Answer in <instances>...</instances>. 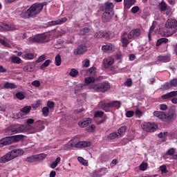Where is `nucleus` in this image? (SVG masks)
Listing matches in <instances>:
<instances>
[{
	"label": "nucleus",
	"mask_w": 177,
	"mask_h": 177,
	"mask_svg": "<svg viewBox=\"0 0 177 177\" xmlns=\"http://www.w3.org/2000/svg\"><path fill=\"white\" fill-rule=\"evenodd\" d=\"M165 27L171 32V35H174L177 32V21L175 19H169L166 24Z\"/></svg>",
	"instance_id": "39448f33"
},
{
	"label": "nucleus",
	"mask_w": 177,
	"mask_h": 177,
	"mask_svg": "<svg viewBox=\"0 0 177 177\" xmlns=\"http://www.w3.org/2000/svg\"><path fill=\"white\" fill-rule=\"evenodd\" d=\"M120 41L122 42V45L123 48H127L130 43V41L127 39V37H124V36H121Z\"/></svg>",
	"instance_id": "c85d7f7f"
},
{
	"label": "nucleus",
	"mask_w": 177,
	"mask_h": 177,
	"mask_svg": "<svg viewBox=\"0 0 177 177\" xmlns=\"http://www.w3.org/2000/svg\"><path fill=\"white\" fill-rule=\"evenodd\" d=\"M96 71L97 68L95 67H91L87 71L86 73L88 75H95Z\"/></svg>",
	"instance_id": "79ce46f5"
},
{
	"label": "nucleus",
	"mask_w": 177,
	"mask_h": 177,
	"mask_svg": "<svg viewBox=\"0 0 177 177\" xmlns=\"http://www.w3.org/2000/svg\"><path fill=\"white\" fill-rule=\"evenodd\" d=\"M108 173L107 167H101L97 171L93 173V177H102Z\"/></svg>",
	"instance_id": "f8f14e48"
},
{
	"label": "nucleus",
	"mask_w": 177,
	"mask_h": 177,
	"mask_svg": "<svg viewBox=\"0 0 177 177\" xmlns=\"http://www.w3.org/2000/svg\"><path fill=\"white\" fill-rule=\"evenodd\" d=\"M113 46L111 44H108L106 45H103L102 46V50L104 53H111L113 51Z\"/></svg>",
	"instance_id": "a878e982"
},
{
	"label": "nucleus",
	"mask_w": 177,
	"mask_h": 177,
	"mask_svg": "<svg viewBox=\"0 0 177 177\" xmlns=\"http://www.w3.org/2000/svg\"><path fill=\"white\" fill-rule=\"evenodd\" d=\"M30 41L32 43H41L44 41V36L42 35H35L34 37H30Z\"/></svg>",
	"instance_id": "b1692460"
},
{
	"label": "nucleus",
	"mask_w": 177,
	"mask_h": 177,
	"mask_svg": "<svg viewBox=\"0 0 177 177\" xmlns=\"http://www.w3.org/2000/svg\"><path fill=\"white\" fill-rule=\"evenodd\" d=\"M153 116L162 121H166V113L165 112L156 111L153 112Z\"/></svg>",
	"instance_id": "aec40b11"
},
{
	"label": "nucleus",
	"mask_w": 177,
	"mask_h": 177,
	"mask_svg": "<svg viewBox=\"0 0 177 177\" xmlns=\"http://www.w3.org/2000/svg\"><path fill=\"white\" fill-rule=\"evenodd\" d=\"M111 84L107 81L96 84H93V89H94V91H95L101 93H104L109 91L111 89Z\"/></svg>",
	"instance_id": "20e7f679"
},
{
	"label": "nucleus",
	"mask_w": 177,
	"mask_h": 177,
	"mask_svg": "<svg viewBox=\"0 0 177 177\" xmlns=\"http://www.w3.org/2000/svg\"><path fill=\"white\" fill-rule=\"evenodd\" d=\"M140 10L139 6H134L131 8V12L133 14H137Z\"/></svg>",
	"instance_id": "4d7b16f0"
},
{
	"label": "nucleus",
	"mask_w": 177,
	"mask_h": 177,
	"mask_svg": "<svg viewBox=\"0 0 177 177\" xmlns=\"http://www.w3.org/2000/svg\"><path fill=\"white\" fill-rule=\"evenodd\" d=\"M134 114H135V112L133 111H127L126 112L125 115H126V118H131L133 117Z\"/></svg>",
	"instance_id": "864d4df0"
},
{
	"label": "nucleus",
	"mask_w": 177,
	"mask_h": 177,
	"mask_svg": "<svg viewBox=\"0 0 177 177\" xmlns=\"http://www.w3.org/2000/svg\"><path fill=\"white\" fill-rule=\"evenodd\" d=\"M176 118V111L171 109L168 113H166L165 121L171 122Z\"/></svg>",
	"instance_id": "4468645a"
},
{
	"label": "nucleus",
	"mask_w": 177,
	"mask_h": 177,
	"mask_svg": "<svg viewBox=\"0 0 177 177\" xmlns=\"http://www.w3.org/2000/svg\"><path fill=\"white\" fill-rule=\"evenodd\" d=\"M102 11L104 12H109L114 14V4L111 2H105L102 6Z\"/></svg>",
	"instance_id": "6e6552de"
},
{
	"label": "nucleus",
	"mask_w": 177,
	"mask_h": 177,
	"mask_svg": "<svg viewBox=\"0 0 177 177\" xmlns=\"http://www.w3.org/2000/svg\"><path fill=\"white\" fill-rule=\"evenodd\" d=\"M18 30V26L15 24H8L6 23H0V32L12 31Z\"/></svg>",
	"instance_id": "0eeeda50"
},
{
	"label": "nucleus",
	"mask_w": 177,
	"mask_h": 177,
	"mask_svg": "<svg viewBox=\"0 0 177 177\" xmlns=\"http://www.w3.org/2000/svg\"><path fill=\"white\" fill-rule=\"evenodd\" d=\"M104 114V113L103 111H98L95 112V113H94V118H102L103 117Z\"/></svg>",
	"instance_id": "3c124183"
},
{
	"label": "nucleus",
	"mask_w": 177,
	"mask_h": 177,
	"mask_svg": "<svg viewBox=\"0 0 177 177\" xmlns=\"http://www.w3.org/2000/svg\"><path fill=\"white\" fill-rule=\"evenodd\" d=\"M90 66V61L89 59H84V61H83V66L85 68H88Z\"/></svg>",
	"instance_id": "69168bd1"
},
{
	"label": "nucleus",
	"mask_w": 177,
	"mask_h": 177,
	"mask_svg": "<svg viewBox=\"0 0 177 177\" xmlns=\"http://www.w3.org/2000/svg\"><path fill=\"white\" fill-rule=\"evenodd\" d=\"M174 153H175V149L174 148H171V149L167 150L166 154L167 156H173Z\"/></svg>",
	"instance_id": "680f3d73"
},
{
	"label": "nucleus",
	"mask_w": 177,
	"mask_h": 177,
	"mask_svg": "<svg viewBox=\"0 0 177 177\" xmlns=\"http://www.w3.org/2000/svg\"><path fill=\"white\" fill-rule=\"evenodd\" d=\"M114 63V59L111 57H108V58H105L103 59V64L106 68H109Z\"/></svg>",
	"instance_id": "5701e85b"
},
{
	"label": "nucleus",
	"mask_w": 177,
	"mask_h": 177,
	"mask_svg": "<svg viewBox=\"0 0 177 177\" xmlns=\"http://www.w3.org/2000/svg\"><path fill=\"white\" fill-rule=\"evenodd\" d=\"M146 169H147V163H142L140 165V171H146Z\"/></svg>",
	"instance_id": "052dcab7"
},
{
	"label": "nucleus",
	"mask_w": 177,
	"mask_h": 177,
	"mask_svg": "<svg viewBox=\"0 0 177 177\" xmlns=\"http://www.w3.org/2000/svg\"><path fill=\"white\" fill-rule=\"evenodd\" d=\"M127 130V127L122 126L118 129V133L121 137L122 136H123L124 133H126Z\"/></svg>",
	"instance_id": "c9c22d12"
},
{
	"label": "nucleus",
	"mask_w": 177,
	"mask_h": 177,
	"mask_svg": "<svg viewBox=\"0 0 177 177\" xmlns=\"http://www.w3.org/2000/svg\"><path fill=\"white\" fill-rule=\"evenodd\" d=\"M21 57L25 60H32L35 59V54H32V53H28L27 54H23Z\"/></svg>",
	"instance_id": "7c9ffc66"
},
{
	"label": "nucleus",
	"mask_w": 177,
	"mask_h": 177,
	"mask_svg": "<svg viewBox=\"0 0 177 177\" xmlns=\"http://www.w3.org/2000/svg\"><path fill=\"white\" fill-rule=\"evenodd\" d=\"M78 160L80 162H81L82 165L87 166L88 165V162L87 160H85V159L82 157V156H79L78 157Z\"/></svg>",
	"instance_id": "5fc2aeb1"
},
{
	"label": "nucleus",
	"mask_w": 177,
	"mask_h": 177,
	"mask_svg": "<svg viewBox=\"0 0 177 177\" xmlns=\"http://www.w3.org/2000/svg\"><path fill=\"white\" fill-rule=\"evenodd\" d=\"M46 59V55H41L39 57V58L37 59V63H41Z\"/></svg>",
	"instance_id": "13d9d810"
},
{
	"label": "nucleus",
	"mask_w": 177,
	"mask_h": 177,
	"mask_svg": "<svg viewBox=\"0 0 177 177\" xmlns=\"http://www.w3.org/2000/svg\"><path fill=\"white\" fill-rule=\"evenodd\" d=\"M113 13L103 12L102 15V21L103 23H109L111 20L113 16Z\"/></svg>",
	"instance_id": "ddd939ff"
},
{
	"label": "nucleus",
	"mask_w": 177,
	"mask_h": 177,
	"mask_svg": "<svg viewBox=\"0 0 177 177\" xmlns=\"http://www.w3.org/2000/svg\"><path fill=\"white\" fill-rule=\"evenodd\" d=\"M160 170L162 174L167 173V167L165 165H163L162 166H160Z\"/></svg>",
	"instance_id": "338daca9"
},
{
	"label": "nucleus",
	"mask_w": 177,
	"mask_h": 177,
	"mask_svg": "<svg viewBox=\"0 0 177 177\" xmlns=\"http://www.w3.org/2000/svg\"><path fill=\"white\" fill-rule=\"evenodd\" d=\"M111 32L110 31L102 32V38L109 39L111 38Z\"/></svg>",
	"instance_id": "8fccbe9b"
},
{
	"label": "nucleus",
	"mask_w": 177,
	"mask_h": 177,
	"mask_svg": "<svg viewBox=\"0 0 177 177\" xmlns=\"http://www.w3.org/2000/svg\"><path fill=\"white\" fill-rule=\"evenodd\" d=\"M24 138V135H15V136H9L11 144L18 142L21 140H23Z\"/></svg>",
	"instance_id": "412c9836"
},
{
	"label": "nucleus",
	"mask_w": 177,
	"mask_h": 177,
	"mask_svg": "<svg viewBox=\"0 0 177 177\" xmlns=\"http://www.w3.org/2000/svg\"><path fill=\"white\" fill-rule=\"evenodd\" d=\"M26 131V127L24 125L17 127H8L5 130L4 133L6 136H12L17 133H24Z\"/></svg>",
	"instance_id": "7ed1b4c3"
},
{
	"label": "nucleus",
	"mask_w": 177,
	"mask_h": 177,
	"mask_svg": "<svg viewBox=\"0 0 177 177\" xmlns=\"http://www.w3.org/2000/svg\"><path fill=\"white\" fill-rule=\"evenodd\" d=\"M91 123H92V119L88 118L84 119L82 121H80L78 123V125L81 128H86V127H88Z\"/></svg>",
	"instance_id": "a211bd4d"
},
{
	"label": "nucleus",
	"mask_w": 177,
	"mask_h": 177,
	"mask_svg": "<svg viewBox=\"0 0 177 177\" xmlns=\"http://www.w3.org/2000/svg\"><path fill=\"white\" fill-rule=\"evenodd\" d=\"M98 107L106 113H109L111 111V109H120L121 102L120 101H112L111 102L106 103L105 100H102L98 103Z\"/></svg>",
	"instance_id": "f257e3e1"
},
{
	"label": "nucleus",
	"mask_w": 177,
	"mask_h": 177,
	"mask_svg": "<svg viewBox=\"0 0 177 177\" xmlns=\"http://www.w3.org/2000/svg\"><path fill=\"white\" fill-rule=\"evenodd\" d=\"M87 50V47L86 45L81 44L77 48L74 50L75 55H80L84 54V52Z\"/></svg>",
	"instance_id": "dca6fc26"
},
{
	"label": "nucleus",
	"mask_w": 177,
	"mask_h": 177,
	"mask_svg": "<svg viewBox=\"0 0 177 177\" xmlns=\"http://www.w3.org/2000/svg\"><path fill=\"white\" fill-rule=\"evenodd\" d=\"M41 111H42L44 117L48 118V115H49V109L48 108V106H44L42 109Z\"/></svg>",
	"instance_id": "a18cd8bd"
},
{
	"label": "nucleus",
	"mask_w": 177,
	"mask_h": 177,
	"mask_svg": "<svg viewBox=\"0 0 177 177\" xmlns=\"http://www.w3.org/2000/svg\"><path fill=\"white\" fill-rule=\"evenodd\" d=\"M60 161H61V158L57 157L56 160H55V162H53V163H51L50 168L55 169L58 165V164L60 162Z\"/></svg>",
	"instance_id": "a19ab883"
},
{
	"label": "nucleus",
	"mask_w": 177,
	"mask_h": 177,
	"mask_svg": "<svg viewBox=\"0 0 177 177\" xmlns=\"http://www.w3.org/2000/svg\"><path fill=\"white\" fill-rule=\"evenodd\" d=\"M176 95H177V91H171V92L168 93L167 94L162 95L161 96V98L162 100H168V99L174 97H175Z\"/></svg>",
	"instance_id": "bb28decb"
},
{
	"label": "nucleus",
	"mask_w": 177,
	"mask_h": 177,
	"mask_svg": "<svg viewBox=\"0 0 177 177\" xmlns=\"http://www.w3.org/2000/svg\"><path fill=\"white\" fill-rule=\"evenodd\" d=\"M4 88H10V89H13V88H16L17 86L13 84V83H9V82H6L4 84Z\"/></svg>",
	"instance_id": "58836bf2"
},
{
	"label": "nucleus",
	"mask_w": 177,
	"mask_h": 177,
	"mask_svg": "<svg viewBox=\"0 0 177 177\" xmlns=\"http://www.w3.org/2000/svg\"><path fill=\"white\" fill-rule=\"evenodd\" d=\"M20 17L22 18V19H30L32 18V16L29 12V10L28 9L26 11H23L21 14H20Z\"/></svg>",
	"instance_id": "c756f323"
},
{
	"label": "nucleus",
	"mask_w": 177,
	"mask_h": 177,
	"mask_svg": "<svg viewBox=\"0 0 177 177\" xmlns=\"http://www.w3.org/2000/svg\"><path fill=\"white\" fill-rule=\"evenodd\" d=\"M95 129H96L95 125V124H91V126H89L86 128V131L88 132L92 133L95 130Z\"/></svg>",
	"instance_id": "6e6d98bb"
},
{
	"label": "nucleus",
	"mask_w": 177,
	"mask_h": 177,
	"mask_svg": "<svg viewBox=\"0 0 177 177\" xmlns=\"http://www.w3.org/2000/svg\"><path fill=\"white\" fill-rule=\"evenodd\" d=\"M23 71L24 72H33L35 71V68L32 65H28L24 67Z\"/></svg>",
	"instance_id": "ea45409f"
},
{
	"label": "nucleus",
	"mask_w": 177,
	"mask_h": 177,
	"mask_svg": "<svg viewBox=\"0 0 177 177\" xmlns=\"http://www.w3.org/2000/svg\"><path fill=\"white\" fill-rule=\"evenodd\" d=\"M171 87H172V86H171L170 82H166L165 84H163L161 86V89L163 91H166V90L169 89Z\"/></svg>",
	"instance_id": "09e8293b"
},
{
	"label": "nucleus",
	"mask_w": 177,
	"mask_h": 177,
	"mask_svg": "<svg viewBox=\"0 0 177 177\" xmlns=\"http://www.w3.org/2000/svg\"><path fill=\"white\" fill-rule=\"evenodd\" d=\"M158 61L162 63H167L170 61L169 55H158L157 57Z\"/></svg>",
	"instance_id": "cd10ccee"
},
{
	"label": "nucleus",
	"mask_w": 177,
	"mask_h": 177,
	"mask_svg": "<svg viewBox=\"0 0 177 177\" xmlns=\"http://www.w3.org/2000/svg\"><path fill=\"white\" fill-rule=\"evenodd\" d=\"M46 158V154L39 153V154H35V155H32V156H28L26 158V161L27 162L33 163V162H38V161H42Z\"/></svg>",
	"instance_id": "423d86ee"
},
{
	"label": "nucleus",
	"mask_w": 177,
	"mask_h": 177,
	"mask_svg": "<svg viewBox=\"0 0 177 177\" xmlns=\"http://www.w3.org/2000/svg\"><path fill=\"white\" fill-rule=\"evenodd\" d=\"M32 110V106H26L21 109H20L21 113H24V114H29Z\"/></svg>",
	"instance_id": "f704fd0d"
},
{
	"label": "nucleus",
	"mask_w": 177,
	"mask_h": 177,
	"mask_svg": "<svg viewBox=\"0 0 177 177\" xmlns=\"http://www.w3.org/2000/svg\"><path fill=\"white\" fill-rule=\"evenodd\" d=\"M14 157L11 153V151L7 152L6 154L0 157V161L1 163L5 164L6 162H8L12 160H14Z\"/></svg>",
	"instance_id": "1a4fd4ad"
},
{
	"label": "nucleus",
	"mask_w": 177,
	"mask_h": 177,
	"mask_svg": "<svg viewBox=\"0 0 177 177\" xmlns=\"http://www.w3.org/2000/svg\"><path fill=\"white\" fill-rule=\"evenodd\" d=\"M16 97L20 100L25 99L26 96L23 93L19 92L16 93Z\"/></svg>",
	"instance_id": "603ef678"
},
{
	"label": "nucleus",
	"mask_w": 177,
	"mask_h": 177,
	"mask_svg": "<svg viewBox=\"0 0 177 177\" xmlns=\"http://www.w3.org/2000/svg\"><path fill=\"white\" fill-rule=\"evenodd\" d=\"M119 137V135L117 132H112L109 133V135L107 136V138L110 140H113Z\"/></svg>",
	"instance_id": "e433bc0d"
},
{
	"label": "nucleus",
	"mask_w": 177,
	"mask_h": 177,
	"mask_svg": "<svg viewBox=\"0 0 177 177\" xmlns=\"http://www.w3.org/2000/svg\"><path fill=\"white\" fill-rule=\"evenodd\" d=\"M10 145H11V142L9 136L3 138L0 140V147H3L5 146H8Z\"/></svg>",
	"instance_id": "393cba45"
},
{
	"label": "nucleus",
	"mask_w": 177,
	"mask_h": 177,
	"mask_svg": "<svg viewBox=\"0 0 177 177\" xmlns=\"http://www.w3.org/2000/svg\"><path fill=\"white\" fill-rule=\"evenodd\" d=\"M31 84L33 86L39 87L41 86V82L39 80H35L31 83Z\"/></svg>",
	"instance_id": "e2e57ef3"
},
{
	"label": "nucleus",
	"mask_w": 177,
	"mask_h": 177,
	"mask_svg": "<svg viewBox=\"0 0 177 177\" xmlns=\"http://www.w3.org/2000/svg\"><path fill=\"white\" fill-rule=\"evenodd\" d=\"M61 57L59 55V54H57V55H56L55 58V64L57 66H59L61 65Z\"/></svg>",
	"instance_id": "c03bdc74"
},
{
	"label": "nucleus",
	"mask_w": 177,
	"mask_h": 177,
	"mask_svg": "<svg viewBox=\"0 0 177 177\" xmlns=\"http://www.w3.org/2000/svg\"><path fill=\"white\" fill-rule=\"evenodd\" d=\"M168 7L169 6H167V4L164 1H161L160 3H159V9L162 12H165Z\"/></svg>",
	"instance_id": "473e14b6"
},
{
	"label": "nucleus",
	"mask_w": 177,
	"mask_h": 177,
	"mask_svg": "<svg viewBox=\"0 0 177 177\" xmlns=\"http://www.w3.org/2000/svg\"><path fill=\"white\" fill-rule=\"evenodd\" d=\"M79 74V72L75 68H72L69 73V75L72 77H76Z\"/></svg>",
	"instance_id": "37998d69"
},
{
	"label": "nucleus",
	"mask_w": 177,
	"mask_h": 177,
	"mask_svg": "<svg viewBox=\"0 0 177 177\" xmlns=\"http://www.w3.org/2000/svg\"><path fill=\"white\" fill-rule=\"evenodd\" d=\"M171 86H177V79H173L170 81Z\"/></svg>",
	"instance_id": "774afa93"
},
{
	"label": "nucleus",
	"mask_w": 177,
	"mask_h": 177,
	"mask_svg": "<svg viewBox=\"0 0 177 177\" xmlns=\"http://www.w3.org/2000/svg\"><path fill=\"white\" fill-rule=\"evenodd\" d=\"M50 62H51L50 59H46L45 62L40 66V69L41 70L45 69L46 67H48L50 65Z\"/></svg>",
	"instance_id": "49530a36"
},
{
	"label": "nucleus",
	"mask_w": 177,
	"mask_h": 177,
	"mask_svg": "<svg viewBox=\"0 0 177 177\" xmlns=\"http://www.w3.org/2000/svg\"><path fill=\"white\" fill-rule=\"evenodd\" d=\"M91 146V142L90 141H80L75 144V147L76 148H86L90 147Z\"/></svg>",
	"instance_id": "6ab92c4d"
},
{
	"label": "nucleus",
	"mask_w": 177,
	"mask_h": 177,
	"mask_svg": "<svg viewBox=\"0 0 177 177\" xmlns=\"http://www.w3.org/2000/svg\"><path fill=\"white\" fill-rule=\"evenodd\" d=\"M11 62L13 64H21L22 59L19 57H11Z\"/></svg>",
	"instance_id": "4c0bfd02"
},
{
	"label": "nucleus",
	"mask_w": 177,
	"mask_h": 177,
	"mask_svg": "<svg viewBox=\"0 0 177 177\" xmlns=\"http://www.w3.org/2000/svg\"><path fill=\"white\" fill-rule=\"evenodd\" d=\"M166 12V15L168 17H171L172 15V12H171V9L170 8L169 6H168L167 8V10H165Z\"/></svg>",
	"instance_id": "0e129e2a"
},
{
	"label": "nucleus",
	"mask_w": 177,
	"mask_h": 177,
	"mask_svg": "<svg viewBox=\"0 0 177 177\" xmlns=\"http://www.w3.org/2000/svg\"><path fill=\"white\" fill-rule=\"evenodd\" d=\"M94 38L102 39L103 38V31L95 32V33H94Z\"/></svg>",
	"instance_id": "de8ad7c7"
},
{
	"label": "nucleus",
	"mask_w": 177,
	"mask_h": 177,
	"mask_svg": "<svg viewBox=\"0 0 177 177\" xmlns=\"http://www.w3.org/2000/svg\"><path fill=\"white\" fill-rule=\"evenodd\" d=\"M54 107H55V103L53 102H52V101L47 102V108L48 109H51V110H52L54 109Z\"/></svg>",
	"instance_id": "bf43d9fd"
},
{
	"label": "nucleus",
	"mask_w": 177,
	"mask_h": 177,
	"mask_svg": "<svg viewBox=\"0 0 177 177\" xmlns=\"http://www.w3.org/2000/svg\"><path fill=\"white\" fill-rule=\"evenodd\" d=\"M140 35H141V30L140 28H136V29H133L129 32L127 37L129 39H133L134 38L138 37Z\"/></svg>",
	"instance_id": "9b49d317"
},
{
	"label": "nucleus",
	"mask_w": 177,
	"mask_h": 177,
	"mask_svg": "<svg viewBox=\"0 0 177 177\" xmlns=\"http://www.w3.org/2000/svg\"><path fill=\"white\" fill-rule=\"evenodd\" d=\"M44 5V3H35L28 8V11L32 18L37 17L38 15L42 12Z\"/></svg>",
	"instance_id": "f03ea898"
},
{
	"label": "nucleus",
	"mask_w": 177,
	"mask_h": 177,
	"mask_svg": "<svg viewBox=\"0 0 177 177\" xmlns=\"http://www.w3.org/2000/svg\"><path fill=\"white\" fill-rule=\"evenodd\" d=\"M169 40L166 37H162V38H160L157 40L156 43V46H161L162 44H167L168 43Z\"/></svg>",
	"instance_id": "2f4dec72"
},
{
	"label": "nucleus",
	"mask_w": 177,
	"mask_h": 177,
	"mask_svg": "<svg viewBox=\"0 0 177 177\" xmlns=\"http://www.w3.org/2000/svg\"><path fill=\"white\" fill-rule=\"evenodd\" d=\"M11 154L14 158L19 156H21L24 154V150L23 149H15L10 151Z\"/></svg>",
	"instance_id": "f3484780"
},
{
	"label": "nucleus",
	"mask_w": 177,
	"mask_h": 177,
	"mask_svg": "<svg viewBox=\"0 0 177 177\" xmlns=\"http://www.w3.org/2000/svg\"><path fill=\"white\" fill-rule=\"evenodd\" d=\"M95 81V77H88L85 78V83H86L87 85H88V84H93L91 85V88H93V84H94Z\"/></svg>",
	"instance_id": "72a5a7b5"
},
{
	"label": "nucleus",
	"mask_w": 177,
	"mask_h": 177,
	"mask_svg": "<svg viewBox=\"0 0 177 177\" xmlns=\"http://www.w3.org/2000/svg\"><path fill=\"white\" fill-rule=\"evenodd\" d=\"M68 19L66 17H63L61 19H59L55 21H50L48 23V26H57V25H61L67 21Z\"/></svg>",
	"instance_id": "2eb2a0df"
},
{
	"label": "nucleus",
	"mask_w": 177,
	"mask_h": 177,
	"mask_svg": "<svg viewBox=\"0 0 177 177\" xmlns=\"http://www.w3.org/2000/svg\"><path fill=\"white\" fill-rule=\"evenodd\" d=\"M136 2V0H124V9L128 10L131 6H133Z\"/></svg>",
	"instance_id": "4be33fe9"
},
{
	"label": "nucleus",
	"mask_w": 177,
	"mask_h": 177,
	"mask_svg": "<svg viewBox=\"0 0 177 177\" xmlns=\"http://www.w3.org/2000/svg\"><path fill=\"white\" fill-rule=\"evenodd\" d=\"M142 129L147 132L153 133L156 131V130L158 129V127L154 124L147 122L143 125Z\"/></svg>",
	"instance_id": "9d476101"
}]
</instances>
